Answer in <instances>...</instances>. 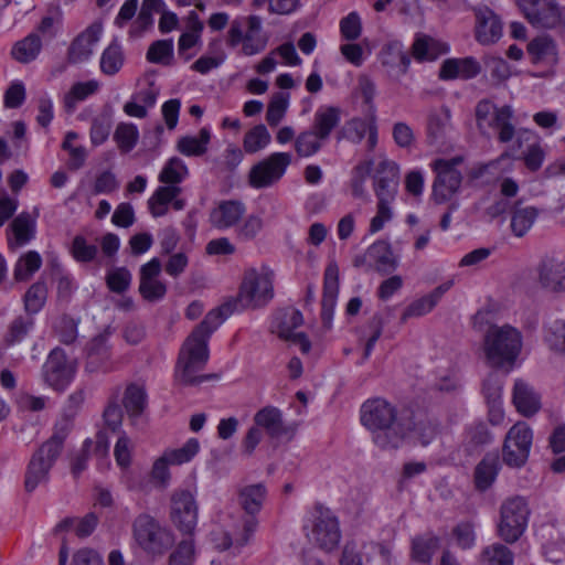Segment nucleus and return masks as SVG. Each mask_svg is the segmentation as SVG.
Returning <instances> with one entry per match:
<instances>
[{"label": "nucleus", "instance_id": "a878e982", "mask_svg": "<svg viewBox=\"0 0 565 565\" xmlns=\"http://www.w3.org/2000/svg\"><path fill=\"white\" fill-rule=\"evenodd\" d=\"M512 402L516 411L525 417L536 414L541 408L540 394L522 379L514 381Z\"/></svg>", "mask_w": 565, "mask_h": 565}, {"label": "nucleus", "instance_id": "39448f33", "mask_svg": "<svg viewBox=\"0 0 565 565\" xmlns=\"http://www.w3.org/2000/svg\"><path fill=\"white\" fill-rule=\"evenodd\" d=\"M268 43V36L263 30L260 17L252 14L234 19L226 34V45L230 49L239 47V54L253 56L262 53Z\"/></svg>", "mask_w": 565, "mask_h": 565}, {"label": "nucleus", "instance_id": "4c0bfd02", "mask_svg": "<svg viewBox=\"0 0 565 565\" xmlns=\"http://www.w3.org/2000/svg\"><path fill=\"white\" fill-rule=\"evenodd\" d=\"M539 216V211L534 206H523L520 202L514 205L511 216L512 233L518 236H524L534 225Z\"/></svg>", "mask_w": 565, "mask_h": 565}, {"label": "nucleus", "instance_id": "680f3d73", "mask_svg": "<svg viewBox=\"0 0 565 565\" xmlns=\"http://www.w3.org/2000/svg\"><path fill=\"white\" fill-rule=\"evenodd\" d=\"M288 105V94L278 93L273 96L266 114V120L269 126L275 127L284 119Z\"/></svg>", "mask_w": 565, "mask_h": 565}, {"label": "nucleus", "instance_id": "338daca9", "mask_svg": "<svg viewBox=\"0 0 565 565\" xmlns=\"http://www.w3.org/2000/svg\"><path fill=\"white\" fill-rule=\"evenodd\" d=\"M194 544L191 537L179 543L177 550L169 557V565H193Z\"/></svg>", "mask_w": 565, "mask_h": 565}, {"label": "nucleus", "instance_id": "f3484780", "mask_svg": "<svg viewBox=\"0 0 565 565\" xmlns=\"http://www.w3.org/2000/svg\"><path fill=\"white\" fill-rule=\"evenodd\" d=\"M161 263L153 257L140 267L139 292L148 301L161 300L167 294V285L160 279Z\"/></svg>", "mask_w": 565, "mask_h": 565}, {"label": "nucleus", "instance_id": "5701e85b", "mask_svg": "<svg viewBox=\"0 0 565 565\" xmlns=\"http://www.w3.org/2000/svg\"><path fill=\"white\" fill-rule=\"evenodd\" d=\"M339 295V267L330 262L324 270L321 317L329 327Z\"/></svg>", "mask_w": 565, "mask_h": 565}, {"label": "nucleus", "instance_id": "bb28decb", "mask_svg": "<svg viewBox=\"0 0 565 565\" xmlns=\"http://www.w3.org/2000/svg\"><path fill=\"white\" fill-rule=\"evenodd\" d=\"M481 71L479 62L473 57L447 58L439 70V77L445 81L461 78L470 79Z\"/></svg>", "mask_w": 565, "mask_h": 565}, {"label": "nucleus", "instance_id": "412c9836", "mask_svg": "<svg viewBox=\"0 0 565 565\" xmlns=\"http://www.w3.org/2000/svg\"><path fill=\"white\" fill-rule=\"evenodd\" d=\"M246 206L237 200L221 201L210 213V222L217 230L235 226L244 216Z\"/></svg>", "mask_w": 565, "mask_h": 565}, {"label": "nucleus", "instance_id": "f257e3e1", "mask_svg": "<svg viewBox=\"0 0 565 565\" xmlns=\"http://www.w3.org/2000/svg\"><path fill=\"white\" fill-rule=\"evenodd\" d=\"M361 424L372 434L373 443L382 450L398 449L412 439L423 446L436 436V425L423 412L398 409L382 397L365 401L360 411Z\"/></svg>", "mask_w": 565, "mask_h": 565}, {"label": "nucleus", "instance_id": "58836bf2", "mask_svg": "<svg viewBox=\"0 0 565 565\" xmlns=\"http://www.w3.org/2000/svg\"><path fill=\"white\" fill-rule=\"evenodd\" d=\"M211 139L210 130L202 128L198 136H183L177 142V150L186 157H200L207 150Z\"/></svg>", "mask_w": 565, "mask_h": 565}, {"label": "nucleus", "instance_id": "ea45409f", "mask_svg": "<svg viewBox=\"0 0 565 565\" xmlns=\"http://www.w3.org/2000/svg\"><path fill=\"white\" fill-rule=\"evenodd\" d=\"M499 471L497 455H487L475 469V483L478 490L484 491L494 482Z\"/></svg>", "mask_w": 565, "mask_h": 565}, {"label": "nucleus", "instance_id": "ddd939ff", "mask_svg": "<svg viewBox=\"0 0 565 565\" xmlns=\"http://www.w3.org/2000/svg\"><path fill=\"white\" fill-rule=\"evenodd\" d=\"M539 285L551 292H565V258L544 256L536 267Z\"/></svg>", "mask_w": 565, "mask_h": 565}, {"label": "nucleus", "instance_id": "9d476101", "mask_svg": "<svg viewBox=\"0 0 565 565\" xmlns=\"http://www.w3.org/2000/svg\"><path fill=\"white\" fill-rule=\"evenodd\" d=\"M289 152H274L255 164L249 171V184L255 189L269 188L278 182L291 163Z\"/></svg>", "mask_w": 565, "mask_h": 565}, {"label": "nucleus", "instance_id": "5fc2aeb1", "mask_svg": "<svg viewBox=\"0 0 565 565\" xmlns=\"http://www.w3.org/2000/svg\"><path fill=\"white\" fill-rule=\"evenodd\" d=\"M34 328V319L31 316H20L9 326L6 342L10 345L20 343Z\"/></svg>", "mask_w": 565, "mask_h": 565}, {"label": "nucleus", "instance_id": "3c124183", "mask_svg": "<svg viewBox=\"0 0 565 565\" xmlns=\"http://www.w3.org/2000/svg\"><path fill=\"white\" fill-rule=\"evenodd\" d=\"M374 161L369 158L358 163L351 172V192L354 198H363L366 194L365 183L373 170Z\"/></svg>", "mask_w": 565, "mask_h": 565}, {"label": "nucleus", "instance_id": "8fccbe9b", "mask_svg": "<svg viewBox=\"0 0 565 565\" xmlns=\"http://www.w3.org/2000/svg\"><path fill=\"white\" fill-rule=\"evenodd\" d=\"M271 141V136L265 125H256L244 136L243 148L246 153H256L265 149Z\"/></svg>", "mask_w": 565, "mask_h": 565}, {"label": "nucleus", "instance_id": "9b49d317", "mask_svg": "<svg viewBox=\"0 0 565 565\" xmlns=\"http://www.w3.org/2000/svg\"><path fill=\"white\" fill-rule=\"evenodd\" d=\"M76 373V363L67 359L65 352L55 348L43 364L42 375L44 382L56 391L65 390Z\"/></svg>", "mask_w": 565, "mask_h": 565}, {"label": "nucleus", "instance_id": "864d4df0", "mask_svg": "<svg viewBox=\"0 0 565 565\" xmlns=\"http://www.w3.org/2000/svg\"><path fill=\"white\" fill-rule=\"evenodd\" d=\"M42 258L35 250H30L19 258L14 266V279L18 281L28 280L35 271L40 269Z\"/></svg>", "mask_w": 565, "mask_h": 565}, {"label": "nucleus", "instance_id": "f8f14e48", "mask_svg": "<svg viewBox=\"0 0 565 565\" xmlns=\"http://www.w3.org/2000/svg\"><path fill=\"white\" fill-rule=\"evenodd\" d=\"M170 519L180 530H194L198 524V503L189 490H175L171 495Z\"/></svg>", "mask_w": 565, "mask_h": 565}, {"label": "nucleus", "instance_id": "de8ad7c7", "mask_svg": "<svg viewBox=\"0 0 565 565\" xmlns=\"http://www.w3.org/2000/svg\"><path fill=\"white\" fill-rule=\"evenodd\" d=\"M326 139L312 128L299 134L295 139V149L299 157L308 158L316 154Z\"/></svg>", "mask_w": 565, "mask_h": 565}, {"label": "nucleus", "instance_id": "37998d69", "mask_svg": "<svg viewBox=\"0 0 565 565\" xmlns=\"http://www.w3.org/2000/svg\"><path fill=\"white\" fill-rule=\"evenodd\" d=\"M189 177L185 162L179 157L170 158L159 172L158 180L162 184L180 185Z\"/></svg>", "mask_w": 565, "mask_h": 565}, {"label": "nucleus", "instance_id": "c9c22d12", "mask_svg": "<svg viewBox=\"0 0 565 565\" xmlns=\"http://www.w3.org/2000/svg\"><path fill=\"white\" fill-rule=\"evenodd\" d=\"M267 491L264 484H249L239 489L238 503L249 515L258 513L265 502Z\"/></svg>", "mask_w": 565, "mask_h": 565}, {"label": "nucleus", "instance_id": "393cba45", "mask_svg": "<svg viewBox=\"0 0 565 565\" xmlns=\"http://www.w3.org/2000/svg\"><path fill=\"white\" fill-rule=\"evenodd\" d=\"M454 280L448 279L437 286L428 295L412 301L403 311L401 317L402 321L405 322L411 318H417L429 313L436 307L443 296L451 289Z\"/></svg>", "mask_w": 565, "mask_h": 565}, {"label": "nucleus", "instance_id": "79ce46f5", "mask_svg": "<svg viewBox=\"0 0 565 565\" xmlns=\"http://www.w3.org/2000/svg\"><path fill=\"white\" fill-rule=\"evenodd\" d=\"M124 62L125 56L120 44L113 41L100 55V72L107 76H114L121 70Z\"/></svg>", "mask_w": 565, "mask_h": 565}, {"label": "nucleus", "instance_id": "774afa93", "mask_svg": "<svg viewBox=\"0 0 565 565\" xmlns=\"http://www.w3.org/2000/svg\"><path fill=\"white\" fill-rule=\"evenodd\" d=\"M545 340L552 350L565 352V321H554L546 330Z\"/></svg>", "mask_w": 565, "mask_h": 565}, {"label": "nucleus", "instance_id": "473e14b6", "mask_svg": "<svg viewBox=\"0 0 565 565\" xmlns=\"http://www.w3.org/2000/svg\"><path fill=\"white\" fill-rule=\"evenodd\" d=\"M381 62L396 74H405L411 64V57L399 41H392L383 46L380 53Z\"/></svg>", "mask_w": 565, "mask_h": 565}, {"label": "nucleus", "instance_id": "c03bdc74", "mask_svg": "<svg viewBox=\"0 0 565 565\" xmlns=\"http://www.w3.org/2000/svg\"><path fill=\"white\" fill-rule=\"evenodd\" d=\"M439 548V540L430 532L417 535L413 540L412 555L416 562L429 563Z\"/></svg>", "mask_w": 565, "mask_h": 565}, {"label": "nucleus", "instance_id": "7ed1b4c3", "mask_svg": "<svg viewBox=\"0 0 565 565\" xmlns=\"http://www.w3.org/2000/svg\"><path fill=\"white\" fill-rule=\"evenodd\" d=\"M274 280L275 271L266 264L246 268L236 296V306L246 310L265 308L275 296Z\"/></svg>", "mask_w": 565, "mask_h": 565}, {"label": "nucleus", "instance_id": "603ef678", "mask_svg": "<svg viewBox=\"0 0 565 565\" xmlns=\"http://www.w3.org/2000/svg\"><path fill=\"white\" fill-rule=\"evenodd\" d=\"M450 111L448 108H440L429 115L427 134L431 142H437L445 137L450 126Z\"/></svg>", "mask_w": 565, "mask_h": 565}, {"label": "nucleus", "instance_id": "e433bc0d", "mask_svg": "<svg viewBox=\"0 0 565 565\" xmlns=\"http://www.w3.org/2000/svg\"><path fill=\"white\" fill-rule=\"evenodd\" d=\"M42 51V41L36 33H30L14 43L11 50L12 57L22 64L33 62Z\"/></svg>", "mask_w": 565, "mask_h": 565}, {"label": "nucleus", "instance_id": "09e8293b", "mask_svg": "<svg viewBox=\"0 0 565 565\" xmlns=\"http://www.w3.org/2000/svg\"><path fill=\"white\" fill-rule=\"evenodd\" d=\"M114 140L120 152H130L139 140L138 127L132 122H119L114 131Z\"/></svg>", "mask_w": 565, "mask_h": 565}, {"label": "nucleus", "instance_id": "cd10ccee", "mask_svg": "<svg viewBox=\"0 0 565 565\" xmlns=\"http://www.w3.org/2000/svg\"><path fill=\"white\" fill-rule=\"evenodd\" d=\"M448 52V45L430 35L419 33L416 35L412 54L417 62H430Z\"/></svg>", "mask_w": 565, "mask_h": 565}, {"label": "nucleus", "instance_id": "4468645a", "mask_svg": "<svg viewBox=\"0 0 565 565\" xmlns=\"http://www.w3.org/2000/svg\"><path fill=\"white\" fill-rule=\"evenodd\" d=\"M366 138V146L373 151L377 145V126L375 117L363 119L354 117L344 122L338 132V140L344 139L351 143L359 145Z\"/></svg>", "mask_w": 565, "mask_h": 565}, {"label": "nucleus", "instance_id": "20e7f679", "mask_svg": "<svg viewBox=\"0 0 565 565\" xmlns=\"http://www.w3.org/2000/svg\"><path fill=\"white\" fill-rule=\"evenodd\" d=\"M522 349L521 332L510 326H491L483 339V352L491 367L511 366Z\"/></svg>", "mask_w": 565, "mask_h": 565}, {"label": "nucleus", "instance_id": "13d9d810", "mask_svg": "<svg viewBox=\"0 0 565 565\" xmlns=\"http://www.w3.org/2000/svg\"><path fill=\"white\" fill-rule=\"evenodd\" d=\"M14 242H9L10 248L25 245L33 236V228L29 216L20 215L11 224Z\"/></svg>", "mask_w": 565, "mask_h": 565}, {"label": "nucleus", "instance_id": "b1692460", "mask_svg": "<svg viewBox=\"0 0 565 565\" xmlns=\"http://www.w3.org/2000/svg\"><path fill=\"white\" fill-rule=\"evenodd\" d=\"M526 51L531 62L535 65L553 67L558 63L557 44L548 35H539L532 39Z\"/></svg>", "mask_w": 565, "mask_h": 565}, {"label": "nucleus", "instance_id": "aec40b11", "mask_svg": "<svg viewBox=\"0 0 565 565\" xmlns=\"http://www.w3.org/2000/svg\"><path fill=\"white\" fill-rule=\"evenodd\" d=\"M57 457L58 455L42 452V446L32 456L26 469L24 482L28 492H32L39 484L47 481L49 472Z\"/></svg>", "mask_w": 565, "mask_h": 565}, {"label": "nucleus", "instance_id": "0eeeda50", "mask_svg": "<svg viewBox=\"0 0 565 565\" xmlns=\"http://www.w3.org/2000/svg\"><path fill=\"white\" fill-rule=\"evenodd\" d=\"M463 158L456 156L449 159L439 158L430 163L436 178L433 183L431 198L437 204L451 200L460 190L462 173L458 169Z\"/></svg>", "mask_w": 565, "mask_h": 565}, {"label": "nucleus", "instance_id": "a19ab883", "mask_svg": "<svg viewBox=\"0 0 565 565\" xmlns=\"http://www.w3.org/2000/svg\"><path fill=\"white\" fill-rule=\"evenodd\" d=\"M99 88L100 83L97 79H89L73 84L64 96L63 102L66 110L70 113L74 111L78 103L85 100L92 95H95Z\"/></svg>", "mask_w": 565, "mask_h": 565}, {"label": "nucleus", "instance_id": "2f4dec72", "mask_svg": "<svg viewBox=\"0 0 565 565\" xmlns=\"http://www.w3.org/2000/svg\"><path fill=\"white\" fill-rule=\"evenodd\" d=\"M342 110L340 107L321 105L317 108L311 128L317 131L320 137L329 139L334 128L340 124Z\"/></svg>", "mask_w": 565, "mask_h": 565}, {"label": "nucleus", "instance_id": "423d86ee", "mask_svg": "<svg viewBox=\"0 0 565 565\" xmlns=\"http://www.w3.org/2000/svg\"><path fill=\"white\" fill-rule=\"evenodd\" d=\"M478 129L484 136H498L500 142L511 141L516 131L513 125V110L510 106L497 107L488 99L480 100L476 106Z\"/></svg>", "mask_w": 565, "mask_h": 565}, {"label": "nucleus", "instance_id": "72a5a7b5", "mask_svg": "<svg viewBox=\"0 0 565 565\" xmlns=\"http://www.w3.org/2000/svg\"><path fill=\"white\" fill-rule=\"evenodd\" d=\"M305 527L312 530H338L339 520L334 512L322 503H316L305 515Z\"/></svg>", "mask_w": 565, "mask_h": 565}, {"label": "nucleus", "instance_id": "6e6552de", "mask_svg": "<svg viewBox=\"0 0 565 565\" xmlns=\"http://www.w3.org/2000/svg\"><path fill=\"white\" fill-rule=\"evenodd\" d=\"M533 440V433L525 422H518L507 433L502 459L509 467H522L530 455Z\"/></svg>", "mask_w": 565, "mask_h": 565}, {"label": "nucleus", "instance_id": "f03ea898", "mask_svg": "<svg viewBox=\"0 0 565 565\" xmlns=\"http://www.w3.org/2000/svg\"><path fill=\"white\" fill-rule=\"evenodd\" d=\"M225 318L221 309L211 310L203 321L190 333L183 342L177 365L175 380L183 385H198L216 377L213 374L198 375L209 361V339L223 323Z\"/></svg>", "mask_w": 565, "mask_h": 565}, {"label": "nucleus", "instance_id": "4d7b16f0", "mask_svg": "<svg viewBox=\"0 0 565 565\" xmlns=\"http://www.w3.org/2000/svg\"><path fill=\"white\" fill-rule=\"evenodd\" d=\"M200 450V443L196 438H190L182 447L168 449L163 454L171 465H183L191 461Z\"/></svg>", "mask_w": 565, "mask_h": 565}, {"label": "nucleus", "instance_id": "0e129e2a", "mask_svg": "<svg viewBox=\"0 0 565 565\" xmlns=\"http://www.w3.org/2000/svg\"><path fill=\"white\" fill-rule=\"evenodd\" d=\"M131 274L125 267H117L107 273V287L116 294L125 292L131 284Z\"/></svg>", "mask_w": 565, "mask_h": 565}, {"label": "nucleus", "instance_id": "bf43d9fd", "mask_svg": "<svg viewBox=\"0 0 565 565\" xmlns=\"http://www.w3.org/2000/svg\"><path fill=\"white\" fill-rule=\"evenodd\" d=\"M484 565H513V554L502 544H492L482 552Z\"/></svg>", "mask_w": 565, "mask_h": 565}, {"label": "nucleus", "instance_id": "69168bd1", "mask_svg": "<svg viewBox=\"0 0 565 565\" xmlns=\"http://www.w3.org/2000/svg\"><path fill=\"white\" fill-rule=\"evenodd\" d=\"M340 33L343 40L355 41L362 33V21L358 12L352 11L340 20Z\"/></svg>", "mask_w": 565, "mask_h": 565}, {"label": "nucleus", "instance_id": "49530a36", "mask_svg": "<svg viewBox=\"0 0 565 565\" xmlns=\"http://www.w3.org/2000/svg\"><path fill=\"white\" fill-rule=\"evenodd\" d=\"M367 257L374 262L379 271H391L396 268V260L390 245L385 242L373 243L366 252Z\"/></svg>", "mask_w": 565, "mask_h": 565}, {"label": "nucleus", "instance_id": "2eb2a0df", "mask_svg": "<svg viewBox=\"0 0 565 565\" xmlns=\"http://www.w3.org/2000/svg\"><path fill=\"white\" fill-rule=\"evenodd\" d=\"M530 515L531 509L526 498L521 495L507 498L500 507L499 530H525Z\"/></svg>", "mask_w": 565, "mask_h": 565}, {"label": "nucleus", "instance_id": "052dcab7", "mask_svg": "<svg viewBox=\"0 0 565 565\" xmlns=\"http://www.w3.org/2000/svg\"><path fill=\"white\" fill-rule=\"evenodd\" d=\"M47 289L44 282L33 284L24 295V307L30 313H38L45 303Z\"/></svg>", "mask_w": 565, "mask_h": 565}, {"label": "nucleus", "instance_id": "a211bd4d", "mask_svg": "<svg viewBox=\"0 0 565 565\" xmlns=\"http://www.w3.org/2000/svg\"><path fill=\"white\" fill-rule=\"evenodd\" d=\"M103 33V24L94 22L81 32L67 50V61L71 64H81L88 61Z\"/></svg>", "mask_w": 565, "mask_h": 565}, {"label": "nucleus", "instance_id": "7c9ffc66", "mask_svg": "<svg viewBox=\"0 0 565 565\" xmlns=\"http://www.w3.org/2000/svg\"><path fill=\"white\" fill-rule=\"evenodd\" d=\"M303 322L302 315L295 308H287L276 312L271 322V332L280 339L289 340L296 333L295 330Z\"/></svg>", "mask_w": 565, "mask_h": 565}, {"label": "nucleus", "instance_id": "c85d7f7f", "mask_svg": "<svg viewBox=\"0 0 565 565\" xmlns=\"http://www.w3.org/2000/svg\"><path fill=\"white\" fill-rule=\"evenodd\" d=\"M254 423L259 429L274 438L281 437L288 433L282 419V413L275 406H266L259 409L254 416Z\"/></svg>", "mask_w": 565, "mask_h": 565}, {"label": "nucleus", "instance_id": "c756f323", "mask_svg": "<svg viewBox=\"0 0 565 565\" xmlns=\"http://www.w3.org/2000/svg\"><path fill=\"white\" fill-rule=\"evenodd\" d=\"M135 534L139 546L152 556L162 555L175 542L172 532H135Z\"/></svg>", "mask_w": 565, "mask_h": 565}, {"label": "nucleus", "instance_id": "e2e57ef3", "mask_svg": "<svg viewBox=\"0 0 565 565\" xmlns=\"http://www.w3.org/2000/svg\"><path fill=\"white\" fill-rule=\"evenodd\" d=\"M146 392L137 385H129L124 396V406L132 415H139L146 406Z\"/></svg>", "mask_w": 565, "mask_h": 565}, {"label": "nucleus", "instance_id": "dca6fc26", "mask_svg": "<svg viewBox=\"0 0 565 565\" xmlns=\"http://www.w3.org/2000/svg\"><path fill=\"white\" fill-rule=\"evenodd\" d=\"M398 166L391 160H382L373 178V189L377 202L392 204L397 194Z\"/></svg>", "mask_w": 565, "mask_h": 565}, {"label": "nucleus", "instance_id": "6e6d98bb", "mask_svg": "<svg viewBox=\"0 0 565 565\" xmlns=\"http://www.w3.org/2000/svg\"><path fill=\"white\" fill-rule=\"evenodd\" d=\"M72 428L70 418H63L55 426V431L52 437L42 445V452H50L51 455L61 454L63 443Z\"/></svg>", "mask_w": 565, "mask_h": 565}, {"label": "nucleus", "instance_id": "6ab92c4d", "mask_svg": "<svg viewBox=\"0 0 565 565\" xmlns=\"http://www.w3.org/2000/svg\"><path fill=\"white\" fill-rule=\"evenodd\" d=\"M182 188L177 184H162L158 186L148 199V210L153 217L164 216L171 205L175 211H182L186 202L180 198Z\"/></svg>", "mask_w": 565, "mask_h": 565}, {"label": "nucleus", "instance_id": "1a4fd4ad", "mask_svg": "<svg viewBox=\"0 0 565 565\" xmlns=\"http://www.w3.org/2000/svg\"><path fill=\"white\" fill-rule=\"evenodd\" d=\"M527 22L536 29H555L563 23L556 0H515Z\"/></svg>", "mask_w": 565, "mask_h": 565}, {"label": "nucleus", "instance_id": "a18cd8bd", "mask_svg": "<svg viewBox=\"0 0 565 565\" xmlns=\"http://www.w3.org/2000/svg\"><path fill=\"white\" fill-rule=\"evenodd\" d=\"M211 541L217 551L223 552L233 548L236 553L247 544L250 532H211Z\"/></svg>", "mask_w": 565, "mask_h": 565}, {"label": "nucleus", "instance_id": "4be33fe9", "mask_svg": "<svg viewBox=\"0 0 565 565\" xmlns=\"http://www.w3.org/2000/svg\"><path fill=\"white\" fill-rule=\"evenodd\" d=\"M502 35V25L498 15L489 8L476 10V39L482 45L493 44Z\"/></svg>", "mask_w": 565, "mask_h": 565}, {"label": "nucleus", "instance_id": "f704fd0d", "mask_svg": "<svg viewBox=\"0 0 565 565\" xmlns=\"http://www.w3.org/2000/svg\"><path fill=\"white\" fill-rule=\"evenodd\" d=\"M203 28V22L200 20L198 13L190 11L188 17V31L181 34L178 42L179 54L184 56L186 61L193 56V54H186V52L201 43Z\"/></svg>", "mask_w": 565, "mask_h": 565}]
</instances>
